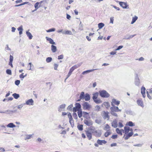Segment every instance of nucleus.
Returning a JSON list of instances; mask_svg holds the SVG:
<instances>
[{
  "instance_id": "obj_1",
  "label": "nucleus",
  "mask_w": 152,
  "mask_h": 152,
  "mask_svg": "<svg viewBox=\"0 0 152 152\" xmlns=\"http://www.w3.org/2000/svg\"><path fill=\"white\" fill-rule=\"evenodd\" d=\"M92 134L96 137H100L102 135V131L100 130H96L94 126H91L86 132V134L89 140L92 138Z\"/></svg>"
},
{
  "instance_id": "obj_2",
  "label": "nucleus",
  "mask_w": 152,
  "mask_h": 152,
  "mask_svg": "<svg viewBox=\"0 0 152 152\" xmlns=\"http://www.w3.org/2000/svg\"><path fill=\"white\" fill-rule=\"evenodd\" d=\"M100 96L103 98H108L110 96V94L105 90H102L99 91Z\"/></svg>"
},
{
  "instance_id": "obj_3",
  "label": "nucleus",
  "mask_w": 152,
  "mask_h": 152,
  "mask_svg": "<svg viewBox=\"0 0 152 152\" xmlns=\"http://www.w3.org/2000/svg\"><path fill=\"white\" fill-rule=\"evenodd\" d=\"M83 109L84 110H90L91 108V106L88 102H84L82 104Z\"/></svg>"
},
{
  "instance_id": "obj_4",
  "label": "nucleus",
  "mask_w": 152,
  "mask_h": 152,
  "mask_svg": "<svg viewBox=\"0 0 152 152\" xmlns=\"http://www.w3.org/2000/svg\"><path fill=\"white\" fill-rule=\"evenodd\" d=\"M119 4L123 9H128L129 8V5L126 2L120 1L119 2Z\"/></svg>"
},
{
  "instance_id": "obj_5",
  "label": "nucleus",
  "mask_w": 152,
  "mask_h": 152,
  "mask_svg": "<svg viewBox=\"0 0 152 152\" xmlns=\"http://www.w3.org/2000/svg\"><path fill=\"white\" fill-rule=\"evenodd\" d=\"M110 110L111 111L115 112H121V110L119 109L118 107L115 106H112L110 107Z\"/></svg>"
},
{
  "instance_id": "obj_6",
  "label": "nucleus",
  "mask_w": 152,
  "mask_h": 152,
  "mask_svg": "<svg viewBox=\"0 0 152 152\" xmlns=\"http://www.w3.org/2000/svg\"><path fill=\"white\" fill-rule=\"evenodd\" d=\"M109 113L108 112L103 111L102 116L104 119H107L109 120L110 119V116L109 115Z\"/></svg>"
},
{
  "instance_id": "obj_7",
  "label": "nucleus",
  "mask_w": 152,
  "mask_h": 152,
  "mask_svg": "<svg viewBox=\"0 0 152 152\" xmlns=\"http://www.w3.org/2000/svg\"><path fill=\"white\" fill-rule=\"evenodd\" d=\"M120 103V102L119 101L115 99H113L112 100L111 105L112 106H115V105L118 106Z\"/></svg>"
},
{
  "instance_id": "obj_8",
  "label": "nucleus",
  "mask_w": 152,
  "mask_h": 152,
  "mask_svg": "<svg viewBox=\"0 0 152 152\" xmlns=\"http://www.w3.org/2000/svg\"><path fill=\"white\" fill-rule=\"evenodd\" d=\"M81 63H80L73 66L70 69L69 72L72 73V72L75 69L77 68L80 66H81Z\"/></svg>"
},
{
  "instance_id": "obj_9",
  "label": "nucleus",
  "mask_w": 152,
  "mask_h": 152,
  "mask_svg": "<svg viewBox=\"0 0 152 152\" xmlns=\"http://www.w3.org/2000/svg\"><path fill=\"white\" fill-rule=\"evenodd\" d=\"M84 122L86 125L88 126H91L93 124V122L91 120H84Z\"/></svg>"
},
{
  "instance_id": "obj_10",
  "label": "nucleus",
  "mask_w": 152,
  "mask_h": 152,
  "mask_svg": "<svg viewBox=\"0 0 152 152\" xmlns=\"http://www.w3.org/2000/svg\"><path fill=\"white\" fill-rule=\"evenodd\" d=\"M66 104H65L61 105L58 108V111L59 112H61L62 111L64 110Z\"/></svg>"
},
{
  "instance_id": "obj_11",
  "label": "nucleus",
  "mask_w": 152,
  "mask_h": 152,
  "mask_svg": "<svg viewBox=\"0 0 152 152\" xmlns=\"http://www.w3.org/2000/svg\"><path fill=\"white\" fill-rule=\"evenodd\" d=\"M25 103L28 105H33L34 104V101L32 99H31L26 101Z\"/></svg>"
},
{
  "instance_id": "obj_12",
  "label": "nucleus",
  "mask_w": 152,
  "mask_h": 152,
  "mask_svg": "<svg viewBox=\"0 0 152 152\" xmlns=\"http://www.w3.org/2000/svg\"><path fill=\"white\" fill-rule=\"evenodd\" d=\"M134 83L135 85L137 86H139L140 83V79L138 77V76L137 75H136L135 79V81Z\"/></svg>"
},
{
  "instance_id": "obj_13",
  "label": "nucleus",
  "mask_w": 152,
  "mask_h": 152,
  "mask_svg": "<svg viewBox=\"0 0 152 152\" xmlns=\"http://www.w3.org/2000/svg\"><path fill=\"white\" fill-rule=\"evenodd\" d=\"M141 92L143 98L145 97V88L144 87L142 86L141 88Z\"/></svg>"
},
{
  "instance_id": "obj_14",
  "label": "nucleus",
  "mask_w": 152,
  "mask_h": 152,
  "mask_svg": "<svg viewBox=\"0 0 152 152\" xmlns=\"http://www.w3.org/2000/svg\"><path fill=\"white\" fill-rule=\"evenodd\" d=\"M112 126L114 128H116L118 125V120L116 119L114 120L111 123Z\"/></svg>"
},
{
  "instance_id": "obj_15",
  "label": "nucleus",
  "mask_w": 152,
  "mask_h": 152,
  "mask_svg": "<svg viewBox=\"0 0 152 152\" xmlns=\"http://www.w3.org/2000/svg\"><path fill=\"white\" fill-rule=\"evenodd\" d=\"M46 39L47 41L49 42L52 45H56V43L54 42L53 40L51 38L46 37Z\"/></svg>"
},
{
  "instance_id": "obj_16",
  "label": "nucleus",
  "mask_w": 152,
  "mask_h": 152,
  "mask_svg": "<svg viewBox=\"0 0 152 152\" xmlns=\"http://www.w3.org/2000/svg\"><path fill=\"white\" fill-rule=\"evenodd\" d=\"M97 143L99 145H102V144H105L107 143V141L104 140H98L97 141Z\"/></svg>"
},
{
  "instance_id": "obj_17",
  "label": "nucleus",
  "mask_w": 152,
  "mask_h": 152,
  "mask_svg": "<svg viewBox=\"0 0 152 152\" xmlns=\"http://www.w3.org/2000/svg\"><path fill=\"white\" fill-rule=\"evenodd\" d=\"M116 132L122 135V132H124V130L123 129H119L118 128H116Z\"/></svg>"
},
{
  "instance_id": "obj_18",
  "label": "nucleus",
  "mask_w": 152,
  "mask_h": 152,
  "mask_svg": "<svg viewBox=\"0 0 152 152\" xmlns=\"http://www.w3.org/2000/svg\"><path fill=\"white\" fill-rule=\"evenodd\" d=\"M133 134V132H130L129 133H128L127 134L126 137H125V140H128L130 137L132 136Z\"/></svg>"
},
{
  "instance_id": "obj_19",
  "label": "nucleus",
  "mask_w": 152,
  "mask_h": 152,
  "mask_svg": "<svg viewBox=\"0 0 152 152\" xmlns=\"http://www.w3.org/2000/svg\"><path fill=\"white\" fill-rule=\"evenodd\" d=\"M137 104L139 105L142 107H143V101L141 99H138L137 100Z\"/></svg>"
},
{
  "instance_id": "obj_20",
  "label": "nucleus",
  "mask_w": 152,
  "mask_h": 152,
  "mask_svg": "<svg viewBox=\"0 0 152 152\" xmlns=\"http://www.w3.org/2000/svg\"><path fill=\"white\" fill-rule=\"evenodd\" d=\"M51 50L52 52H56L57 50L56 47L53 45H52L51 46Z\"/></svg>"
},
{
  "instance_id": "obj_21",
  "label": "nucleus",
  "mask_w": 152,
  "mask_h": 152,
  "mask_svg": "<svg viewBox=\"0 0 152 152\" xmlns=\"http://www.w3.org/2000/svg\"><path fill=\"white\" fill-rule=\"evenodd\" d=\"M90 96L89 94L88 93H86L85 94V96L84 99L86 101H88L90 100Z\"/></svg>"
},
{
  "instance_id": "obj_22",
  "label": "nucleus",
  "mask_w": 152,
  "mask_h": 152,
  "mask_svg": "<svg viewBox=\"0 0 152 152\" xmlns=\"http://www.w3.org/2000/svg\"><path fill=\"white\" fill-rule=\"evenodd\" d=\"M129 127L128 126H125L124 127V132L125 134H127L129 132Z\"/></svg>"
},
{
  "instance_id": "obj_23",
  "label": "nucleus",
  "mask_w": 152,
  "mask_h": 152,
  "mask_svg": "<svg viewBox=\"0 0 152 152\" xmlns=\"http://www.w3.org/2000/svg\"><path fill=\"white\" fill-rule=\"evenodd\" d=\"M26 34L27 35V36L28 37L29 39H32L33 36L31 34V33L29 32L28 31H26Z\"/></svg>"
},
{
  "instance_id": "obj_24",
  "label": "nucleus",
  "mask_w": 152,
  "mask_h": 152,
  "mask_svg": "<svg viewBox=\"0 0 152 152\" xmlns=\"http://www.w3.org/2000/svg\"><path fill=\"white\" fill-rule=\"evenodd\" d=\"M97 69H91V70H87L83 72H82V74L83 75H85V74H87V73H89L93 71L94 70H97Z\"/></svg>"
},
{
  "instance_id": "obj_25",
  "label": "nucleus",
  "mask_w": 152,
  "mask_h": 152,
  "mask_svg": "<svg viewBox=\"0 0 152 152\" xmlns=\"http://www.w3.org/2000/svg\"><path fill=\"white\" fill-rule=\"evenodd\" d=\"M85 93L84 92H82L80 94L79 98L80 99H84L85 97Z\"/></svg>"
},
{
  "instance_id": "obj_26",
  "label": "nucleus",
  "mask_w": 152,
  "mask_h": 152,
  "mask_svg": "<svg viewBox=\"0 0 152 152\" xmlns=\"http://www.w3.org/2000/svg\"><path fill=\"white\" fill-rule=\"evenodd\" d=\"M93 96L92 99L93 100L96 99L98 96V92H96L93 94Z\"/></svg>"
},
{
  "instance_id": "obj_27",
  "label": "nucleus",
  "mask_w": 152,
  "mask_h": 152,
  "mask_svg": "<svg viewBox=\"0 0 152 152\" xmlns=\"http://www.w3.org/2000/svg\"><path fill=\"white\" fill-rule=\"evenodd\" d=\"M62 34L67 35H72L71 31L69 30L63 31L62 32Z\"/></svg>"
},
{
  "instance_id": "obj_28",
  "label": "nucleus",
  "mask_w": 152,
  "mask_h": 152,
  "mask_svg": "<svg viewBox=\"0 0 152 152\" xmlns=\"http://www.w3.org/2000/svg\"><path fill=\"white\" fill-rule=\"evenodd\" d=\"M7 126L9 128H14L16 127V126L13 123H10L7 124Z\"/></svg>"
},
{
  "instance_id": "obj_29",
  "label": "nucleus",
  "mask_w": 152,
  "mask_h": 152,
  "mask_svg": "<svg viewBox=\"0 0 152 152\" xmlns=\"http://www.w3.org/2000/svg\"><path fill=\"white\" fill-rule=\"evenodd\" d=\"M126 126H134V123H133L132 121H129L126 123Z\"/></svg>"
},
{
  "instance_id": "obj_30",
  "label": "nucleus",
  "mask_w": 152,
  "mask_h": 152,
  "mask_svg": "<svg viewBox=\"0 0 152 152\" xmlns=\"http://www.w3.org/2000/svg\"><path fill=\"white\" fill-rule=\"evenodd\" d=\"M138 19V17L136 16H134V17L132 18V20L131 22V24H133Z\"/></svg>"
},
{
  "instance_id": "obj_31",
  "label": "nucleus",
  "mask_w": 152,
  "mask_h": 152,
  "mask_svg": "<svg viewBox=\"0 0 152 152\" xmlns=\"http://www.w3.org/2000/svg\"><path fill=\"white\" fill-rule=\"evenodd\" d=\"M42 2V1H40V2H37L34 4V7L35 8L37 9L39 7H40V5L38 7L39 4H41Z\"/></svg>"
},
{
  "instance_id": "obj_32",
  "label": "nucleus",
  "mask_w": 152,
  "mask_h": 152,
  "mask_svg": "<svg viewBox=\"0 0 152 152\" xmlns=\"http://www.w3.org/2000/svg\"><path fill=\"white\" fill-rule=\"evenodd\" d=\"M112 133V132H111L109 130L107 131L104 134V136L107 137L109 135H110Z\"/></svg>"
},
{
  "instance_id": "obj_33",
  "label": "nucleus",
  "mask_w": 152,
  "mask_h": 152,
  "mask_svg": "<svg viewBox=\"0 0 152 152\" xmlns=\"http://www.w3.org/2000/svg\"><path fill=\"white\" fill-rule=\"evenodd\" d=\"M103 104L107 109L109 108L110 106V104L108 102H104Z\"/></svg>"
},
{
  "instance_id": "obj_34",
  "label": "nucleus",
  "mask_w": 152,
  "mask_h": 152,
  "mask_svg": "<svg viewBox=\"0 0 152 152\" xmlns=\"http://www.w3.org/2000/svg\"><path fill=\"white\" fill-rule=\"evenodd\" d=\"M32 134H27L26 135V137L25 138V140L30 139L32 137Z\"/></svg>"
},
{
  "instance_id": "obj_35",
  "label": "nucleus",
  "mask_w": 152,
  "mask_h": 152,
  "mask_svg": "<svg viewBox=\"0 0 152 152\" xmlns=\"http://www.w3.org/2000/svg\"><path fill=\"white\" fill-rule=\"evenodd\" d=\"M104 26V23H100L98 24V27L99 29H101Z\"/></svg>"
},
{
  "instance_id": "obj_36",
  "label": "nucleus",
  "mask_w": 152,
  "mask_h": 152,
  "mask_svg": "<svg viewBox=\"0 0 152 152\" xmlns=\"http://www.w3.org/2000/svg\"><path fill=\"white\" fill-rule=\"evenodd\" d=\"M82 112L81 110H78L77 112V114L78 117L80 118H81L82 116Z\"/></svg>"
},
{
  "instance_id": "obj_37",
  "label": "nucleus",
  "mask_w": 152,
  "mask_h": 152,
  "mask_svg": "<svg viewBox=\"0 0 152 152\" xmlns=\"http://www.w3.org/2000/svg\"><path fill=\"white\" fill-rule=\"evenodd\" d=\"M75 107L78 110H81V106L79 103H76L75 104Z\"/></svg>"
},
{
  "instance_id": "obj_38",
  "label": "nucleus",
  "mask_w": 152,
  "mask_h": 152,
  "mask_svg": "<svg viewBox=\"0 0 152 152\" xmlns=\"http://www.w3.org/2000/svg\"><path fill=\"white\" fill-rule=\"evenodd\" d=\"M83 126L82 124H79L77 126V128L80 131H82L83 130Z\"/></svg>"
},
{
  "instance_id": "obj_39",
  "label": "nucleus",
  "mask_w": 152,
  "mask_h": 152,
  "mask_svg": "<svg viewBox=\"0 0 152 152\" xmlns=\"http://www.w3.org/2000/svg\"><path fill=\"white\" fill-rule=\"evenodd\" d=\"M12 96L15 99H18L20 97V95L18 94L15 93L12 94Z\"/></svg>"
},
{
  "instance_id": "obj_40",
  "label": "nucleus",
  "mask_w": 152,
  "mask_h": 152,
  "mask_svg": "<svg viewBox=\"0 0 152 152\" xmlns=\"http://www.w3.org/2000/svg\"><path fill=\"white\" fill-rule=\"evenodd\" d=\"M94 101L97 104H99L102 102L101 100L99 99L98 98H97L96 99L94 100Z\"/></svg>"
},
{
  "instance_id": "obj_41",
  "label": "nucleus",
  "mask_w": 152,
  "mask_h": 152,
  "mask_svg": "<svg viewBox=\"0 0 152 152\" xmlns=\"http://www.w3.org/2000/svg\"><path fill=\"white\" fill-rule=\"evenodd\" d=\"M25 104V103L21 104H20L19 105H18V106L17 107V108L18 109H20V110H21V109L23 107V106Z\"/></svg>"
},
{
  "instance_id": "obj_42",
  "label": "nucleus",
  "mask_w": 152,
  "mask_h": 152,
  "mask_svg": "<svg viewBox=\"0 0 152 152\" xmlns=\"http://www.w3.org/2000/svg\"><path fill=\"white\" fill-rule=\"evenodd\" d=\"M52 60V58L50 57H48L46 59V61L47 63L50 62Z\"/></svg>"
},
{
  "instance_id": "obj_43",
  "label": "nucleus",
  "mask_w": 152,
  "mask_h": 152,
  "mask_svg": "<svg viewBox=\"0 0 152 152\" xmlns=\"http://www.w3.org/2000/svg\"><path fill=\"white\" fill-rule=\"evenodd\" d=\"M56 30V29L54 28H53L51 29H50L48 30H46L47 32H51L54 31Z\"/></svg>"
},
{
  "instance_id": "obj_44",
  "label": "nucleus",
  "mask_w": 152,
  "mask_h": 152,
  "mask_svg": "<svg viewBox=\"0 0 152 152\" xmlns=\"http://www.w3.org/2000/svg\"><path fill=\"white\" fill-rule=\"evenodd\" d=\"M69 122L71 125L72 127H73V126L74 125V121L73 120L72 118L69 119Z\"/></svg>"
},
{
  "instance_id": "obj_45",
  "label": "nucleus",
  "mask_w": 152,
  "mask_h": 152,
  "mask_svg": "<svg viewBox=\"0 0 152 152\" xmlns=\"http://www.w3.org/2000/svg\"><path fill=\"white\" fill-rule=\"evenodd\" d=\"M100 107L98 105H96L95 107V110L97 111H98L100 110Z\"/></svg>"
},
{
  "instance_id": "obj_46",
  "label": "nucleus",
  "mask_w": 152,
  "mask_h": 152,
  "mask_svg": "<svg viewBox=\"0 0 152 152\" xmlns=\"http://www.w3.org/2000/svg\"><path fill=\"white\" fill-rule=\"evenodd\" d=\"M79 30L80 31L83 30V25L81 24V22H80V25L79 27Z\"/></svg>"
},
{
  "instance_id": "obj_47",
  "label": "nucleus",
  "mask_w": 152,
  "mask_h": 152,
  "mask_svg": "<svg viewBox=\"0 0 152 152\" xmlns=\"http://www.w3.org/2000/svg\"><path fill=\"white\" fill-rule=\"evenodd\" d=\"M5 50L7 51V50H11L10 48L9 47L8 45H6V47L4 48Z\"/></svg>"
},
{
  "instance_id": "obj_48",
  "label": "nucleus",
  "mask_w": 152,
  "mask_h": 152,
  "mask_svg": "<svg viewBox=\"0 0 152 152\" xmlns=\"http://www.w3.org/2000/svg\"><path fill=\"white\" fill-rule=\"evenodd\" d=\"M115 112L111 111H110V114L113 115L117 117L118 116L117 114L115 113Z\"/></svg>"
},
{
  "instance_id": "obj_49",
  "label": "nucleus",
  "mask_w": 152,
  "mask_h": 152,
  "mask_svg": "<svg viewBox=\"0 0 152 152\" xmlns=\"http://www.w3.org/2000/svg\"><path fill=\"white\" fill-rule=\"evenodd\" d=\"M6 73L9 75H12V72L11 71L10 69H7L6 71Z\"/></svg>"
},
{
  "instance_id": "obj_50",
  "label": "nucleus",
  "mask_w": 152,
  "mask_h": 152,
  "mask_svg": "<svg viewBox=\"0 0 152 152\" xmlns=\"http://www.w3.org/2000/svg\"><path fill=\"white\" fill-rule=\"evenodd\" d=\"M7 114H11L13 113H15V111L13 110H7Z\"/></svg>"
},
{
  "instance_id": "obj_51",
  "label": "nucleus",
  "mask_w": 152,
  "mask_h": 152,
  "mask_svg": "<svg viewBox=\"0 0 152 152\" xmlns=\"http://www.w3.org/2000/svg\"><path fill=\"white\" fill-rule=\"evenodd\" d=\"M0 126L1 127V129L0 130H3L4 129L5 130H6V126L4 125H0Z\"/></svg>"
},
{
  "instance_id": "obj_52",
  "label": "nucleus",
  "mask_w": 152,
  "mask_h": 152,
  "mask_svg": "<svg viewBox=\"0 0 152 152\" xmlns=\"http://www.w3.org/2000/svg\"><path fill=\"white\" fill-rule=\"evenodd\" d=\"M110 23L113 24V21H114V17H112L110 18Z\"/></svg>"
},
{
  "instance_id": "obj_53",
  "label": "nucleus",
  "mask_w": 152,
  "mask_h": 152,
  "mask_svg": "<svg viewBox=\"0 0 152 152\" xmlns=\"http://www.w3.org/2000/svg\"><path fill=\"white\" fill-rule=\"evenodd\" d=\"M58 65L56 64H54V69L55 70H57V68L58 67Z\"/></svg>"
},
{
  "instance_id": "obj_54",
  "label": "nucleus",
  "mask_w": 152,
  "mask_h": 152,
  "mask_svg": "<svg viewBox=\"0 0 152 152\" xmlns=\"http://www.w3.org/2000/svg\"><path fill=\"white\" fill-rule=\"evenodd\" d=\"M146 93L147 94V96L148 98L150 99H152V96H151L148 93V91H147Z\"/></svg>"
},
{
  "instance_id": "obj_55",
  "label": "nucleus",
  "mask_w": 152,
  "mask_h": 152,
  "mask_svg": "<svg viewBox=\"0 0 152 152\" xmlns=\"http://www.w3.org/2000/svg\"><path fill=\"white\" fill-rule=\"evenodd\" d=\"M73 107L72 104H70L69 106L67 108V110H72V107Z\"/></svg>"
},
{
  "instance_id": "obj_56",
  "label": "nucleus",
  "mask_w": 152,
  "mask_h": 152,
  "mask_svg": "<svg viewBox=\"0 0 152 152\" xmlns=\"http://www.w3.org/2000/svg\"><path fill=\"white\" fill-rule=\"evenodd\" d=\"M95 122L98 124H100L101 122V120H100V119H96L95 120Z\"/></svg>"
},
{
  "instance_id": "obj_57",
  "label": "nucleus",
  "mask_w": 152,
  "mask_h": 152,
  "mask_svg": "<svg viewBox=\"0 0 152 152\" xmlns=\"http://www.w3.org/2000/svg\"><path fill=\"white\" fill-rule=\"evenodd\" d=\"M73 117L75 119H76L77 118V114L75 113H73Z\"/></svg>"
},
{
  "instance_id": "obj_58",
  "label": "nucleus",
  "mask_w": 152,
  "mask_h": 152,
  "mask_svg": "<svg viewBox=\"0 0 152 152\" xmlns=\"http://www.w3.org/2000/svg\"><path fill=\"white\" fill-rule=\"evenodd\" d=\"M64 58V55H60L59 56H58V60L62 59Z\"/></svg>"
},
{
  "instance_id": "obj_59",
  "label": "nucleus",
  "mask_w": 152,
  "mask_h": 152,
  "mask_svg": "<svg viewBox=\"0 0 152 152\" xmlns=\"http://www.w3.org/2000/svg\"><path fill=\"white\" fill-rule=\"evenodd\" d=\"M111 6L116 9L117 10L119 11L120 10V9L119 7H117L115 5H111Z\"/></svg>"
},
{
  "instance_id": "obj_60",
  "label": "nucleus",
  "mask_w": 152,
  "mask_h": 152,
  "mask_svg": "<svg viewBox=\"0 0 152 152\" xmlns=\"http://www.w3.org/2000/svg\"><path fill=\"white\" fill-rule=\"evenodd\" d=\"M18 30L19 31H23V26H20L18 28Z\"/></svg>"
},
{
  "instance_id": "obj_61",
  "label": "nucleus",
  "mask_w": 152,
  "mask_h": 152,
  "mask_svg": "<svg viewBox=\"0 0 152 152\" xmlns=\"http://www.w3.org/2000/svg\"><path fill=\"white\" fill-rule=\"evenodd\" d=\"M32 65L31 63H29L28 64V67L29 68L28 69L29 70H31V65Z\"/></svg>"
},
{
  "instance_id": "obj_62",
  "label": "nucleus",
  "mask_w": 152,
  "mask_h": 152,
  "mask_svg": "<svg viewBox=\"0 0 152 152\" xmlns=\"http://www.w3.org/2000/svg\"><path fill=\"white\" fill-rule=\"evenodd\" d=\"M20 81L19 80H17L15 81V84L16 85L18 86L20 83Z\"/></svg>"
},
{
  "instance_id": "obj_63",
  "label": "nucleus",
  "mask_w": 152,
  "mask_h": 152,
  "mask_svg": "<svg viewBox=\"0 0 152 152\" xmlns=\"http://www.w3.org/2000/svg\"><path fill=\"white\" fill-rule=\"evenodd\" d=\"M117 135H113L111 136V138L113 139H115L117 138Z\"/></svg>"
},
{
  "instance_id": "obj_64",
  "label": "nucleus",
  "mask_w": 152,
  "mask_h": 152,
  "mask_svg": "<svg viewBox=\"0 0 152 152\" xmlns=\"http://www.w3.org/2000/svg\"><path fill=\"white\" fill-rule=\"evenodd\" d=\"M123 47V46H119L118 48H116L115 50V51H116V50H120V49H121Z\"/></svg>"
}]
</instances>
